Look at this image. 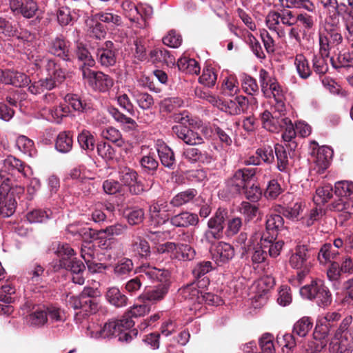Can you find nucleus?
Wrapping results in <instances>:
<instances>
[{
    "instance_id": "4d7b16f0",
    "label": "nucleus",
    "mask_w": 353,
    "mask_h": 353,
    "mask_svg": "<svg viewBox=\"0 0 353 353\" xmlns=\"http://www.w3.org/2000/svg\"><path fill=\"white\" fill-rule=\"evenodd\" d=\"M139 163L143 171L151 175L156 172L159 167L158 161L151 154L142 157L139 160Z\"/></svg>"
},
{
    "instance_id": "6ab92c4d",
    "label": "nucleus",
    "mask_w": 353,
    "mask_h": 353,
    "mask_svg": "<svg viewBox=\"0 0 353 353\" xmlns=\"http://www.w3.org/2000/svg\"><path fill=\"white\" fill-rule=\"evenodd\" d=\"M172 133L185 144L196 145L204 143L203 137L197 132L186 125H173Z\"/></svg>"
},
{
    "instance_id": "4be33fe9",
    "label": "nucleus",
    "mask_w": 353,
    "mask_h": 353,
    "mask_svg": "<svg viewBox=\"0 0 353 353\" xmlns=\"http://www.w3.org/2000/svg\"><path fill=\"white\" fill-rule=\"evenodd\" d=\"M7 187H0V217L8 218L13 215L16 210L17 202L16 198L12 197V193L6 192Z\"/></svg>"
},
{
    "instance_id": "423d86ee",
    "label": "nucleus",
    "mask_w": 353,
    "mask_h": 353,
    "mask_svg": "<svg viewBox=\"0 0 353 353\" xmlns=\"http://www.w3.org/2000/svg\"><path fill=\"white\" fill-rule=\"evenodd\" d=\"M309 249L306 245H297L295 252L290 258V266L298 270L296 275L297 284H301L306 276L310 273L312 265L309 261Z\"/></svg>"
},
{
    "instance_id": "c756f323",
    "label": "nucleus",
    "mask_w": 353,
    "mask_h": 353,
    "mask_svg": "<svg viewBox=\"0 0 353 353\" xmlns=\"http://www.w3.org/2000/svg\"><path fill=\"white\" fill-rule=\"evenodd\" d=\"M275 100L274 108L279 114H283L285 112V104L284 102L285 95L281 85L276 80L270 82V88Z\"/></svg>"
},
{
    "instance_id": "ea45409f",
    "label": "nucleus",
    "mask_w": 353,
    "mask_h": 353,
    "mask_svg": "<svg viewBox=\"0 0 353 353\" xmlns=\"http://www.w3.org/2000/svg\"><path fill=\"white\" fill-rule=\"evenodd\" d=\"M331 353H352L353 339H333L329 345Z\"/></svg>"
},
{
    "instance_id": "b1692460",
    "label": "nucleus",
    "mask_w": 353,
    "mask_h": 353,
    "mask_svg": "<svg viewBox=\"0 0 353 353\" xmlns=\"http://www.w3.org/2000/svg\"><path fill=\"white\" fill-rule=\"evenodd\" d=\"M73 60L77 59L82 63L83 68L92 67L95 64V61L90 52L87 45L82 41H77L74 43V50L72 51Z\"/></svg>"
},
{
    "instance_id": "a18cd8bd",
    "label": "nucleus",
    "mask_w": 353,
    "mask_h": 353,
    "mask_svg": "<svg viewBox=\"0 0 353 353\" xmlns=\"http://www.w3.org/2000/svg\"><path fill=\"white\" fill-rule=\"evenodd\" d=\"M339 255V252L330 243L323 244L318 253V260L320 263H326L332 262V260L336 259Z\"/></svg>"
},
{
    "instance_id": "603ef678",
    "label": "nucleus",
    "mask_w": 353,
    "mask_h": 353,
    "mask_svg": "<svg viewBox=\"0 0 353 353\" xmlns=\"http://www.w3.org/2000/svg\"><path fill=\"white\" fill-rule=\"evenodd\" d=\"M330 62L332 67L336 69L350 67L353 65V54L350 52H339L336 57H330Z\"/></svg>"
},
{
    "instance_id": "2eb2a0df",
    "label": "nucleus",
    "mask_w": 353,
    "mask_h": 353,
    "mask_svg": "<svg viewBox=\"0 0 353 353\" xmlns=\"http://www.w3.org/2000/svg\"><path fill=\"white\" fill-rule=\"evenodd\" d=\"M119 48L118 46L111 41H105L97 50V59L98 62L105 68L116 64Z\"/></svg>"
},
{
    "instance_id": "774afa93",
    "label": "nucleus",
    "mask_w": 353,
    "mask_h": 353,
    "mask_svg": "<svg viewBox=\"0 0 353 353\" xmlns=\"http://www.w3.org/2000/svg\"><path fill=\"white\" fill-rule=\"evenodd\" d=\"M334 193L339 197H347L353 194V182L349 181H337L334 185Z\"/></svg>"
},
{
    "instance_id": "e433bc0d",
    "label": "nucleus",
    "mask_w": 353,
    "mask_h": 353,
    "mask_svg": "<svg viewBox=\"0 0 353 353\" xmlns=\"http://www.w3.org/2000/svg\"><path fill=\"white\" fill-rule=\"evenodd\" d=\"M105 296L108 302L116 307H125L128 304V297L117 287L108 288Z\"/></svg>"
},
{
    "instance_id": "f704fd0d",
    "label": "nucleus",
    "mask_w": 353,
    "mask_h": 353,
    "mask_svg": "<svg viewBox=\"0 0 353 353\" xmlns=\"http://www.w3.org/2000/svg\"><path fill=\"white\" fill-rule=\"evenodd\" d=\"M150 57L152 63H163L168 67L175 64V58L165 48H155L150 51Z\"/></svg>"
},
{
    "instance_id": "473e14b6",
    "label": "nucleus",
    "mask_w": 353,
    "mask_h": 353,
    "mask_svg": "<svg viewBox=\"0 0 353 353\" xmlns=\"http://www.w3.org/2000/svg\"><path fill=\"white\" fill-rule=\"evenodd\" d=\"M28 76L23 73L0 70V81L16 87H21L28 82Z\"/></svg>"
},
{
    "instance_id": "69168bd1",
    "label": "nucleus",
    "mask_w": 353,
    "mask_h": 353,
    "mask_svg": "<svg viewBox=\"0 0 353 353\" xmlns=\"http://www.w3.org/2000/svg\"><path fill=\"white\" fill-rule=\"evenodd\" d=\"M101 136L104 139L115 143L118 147H121L124 143L121 133L115 128L108 127L104 129L101 132Z\"/></svg>"
},
{
    "instance_id": "4c0bfd02",
    "label": "nucleus",
    "mask_w": 353,
    "mask_h": 353,
    "mask_svg": "<svg viewBox=\"0 0 353 353\" xmlns=\"http://www.w3.org/2000/svg\"><path fill=\"white\" fill-rule=\"evenodd\" d=\"M197 194L198 191L196 189L189 188L176 194L171 199L170 203L173 207L179 208L183 205L192 202Z\"/></svg>"
},
{
    "instance_id": "5fc2aeb1",
    "label": "nucleus",
    "mask_w": 353,
    "mask_h": 353,
    "mask_svg": "<svg viewBox=\"0 0 353 353\" xmlns=\"http://www.w3.org/2000/svg\"><path fill=\"white\" fill-rule=\"evenodd\" d=\"M133 250L136 252L141 258L148 259L151 255L150 246L149 243L144 239L139 236L132 243Z\"/></svg>"
},
{
    "instance_id": "39448f33",
    "label": "nucleus",
    "mask_w": 353,
    "mask_h": 353,
    "mask_svg": "<svg viewBox=\"0 0 353 353\" xmlns=\"http://www.w3.org/2000/svg\"><path fill=\"white\" fill-rule=\"evenodd\" d=\"M256 174V168H243L237 170L225 181L224 190L227 196H236L245 190L247 185Z\"/></svg>"
},
{
    "instance_id": "49530a36",
    "label": "nucleus",
    "mask_w": 353,
    "mask_h": 353,
    "mask_svg": "<svg viewBox=\"0 0 353 353\" xmlns=\"http://www.w3.org/2000/svg\"><path fill=\"white\" fill-rule=\"evenodd\" d=\"M45 313L48 317V322H63L65 321L64 312L56 304L43 303Z\"/></svg>"
},
{
    "instance_id": "a878e982",
    "label": "nucleus",
    "mask_w": 353,
    "mask_h": 353,
    "mask_svg": "<svg viewBox=\"0 0 353 353\" xmlns=\"http://www.w3.org/2000/svg\"><path fill=\"white\" fill-rule=\"evenodd\" d=\"M65 69L56 70V76L52 72H48V77L39 79L42 92L50 91L57 87L65 79Z\"/></svg>"
},
{
    "instance_id": "0e129e2a",
    "label": "nucleus",
    "mask_w": 353,
    "mask_h": 353,
    "mask_svg": "<svg viewBox=\"0 0 353 353\" xmlns=\"http://www.w3.org/2000/svg\"><path fill=\"white\" fill-rule=\"evenodd\" d=\"M98 154L105 161H113L116 158V150L106 142H100L97 145Z\"/></svg>"
},
{
    "instance_id": "f257e3e1",
    "label": "nucleus",
    "mask_w": 353,
    "mask_h": 353,
    "mask_svg": "<svg viewBox=\"0 0 353 353\" xmlns=\"http://www.w3.org/2000/svg\"><path fill=\"white\" fill-rule=\"evenodd\" d=\"M261 119L264 128L270 132H276L281 129L285 131L282 134L284 141H292L296 137V130L292 121L288 117H283L282 114H272L268 110L261 114Z\"/></svg>"
},
{
    "instance_id": "5701e85b",
    "label": "nucleus",
    "mask_w": 353,
    "mask_h": 353,
    "mask_svg": "<svg viewBox=\"0 0 353 353\" xmlns=\"http://www.w3.org/2000/svg\"><path fill=\"white\" fill-rule=\"evenodd\" d=\"M169 283H160L157 286L145 290L138 299L142 302L156 303L162 300L168 292Z\"/></svg>"
},
{
    "instance_id": "9b49d317",
    "label": "nucleus",
    "mask_w": 353,
    "mask_h": 353,
    "mask_svg": "<svg viewBox=\"0 0 353 353\" xmlns=\"http://www.w3.org/2000/svg\"><path fill=\"white\" fill-rule=\"evenodd\" d=\"M48 52L67 62L73 61L71 43L62 34L50 38L48 41Z\"/></svg>"
},
{
    "instance_id": "58836bf2",
    "label": "nucleus",
    "mask_w": 353,
    "mask_h": 353,
    "mask_svg": "<svg viewBox=\"0 0 353 353\" xmlns=\"http://www.w3.org/2000/svg\"><path fill=\"white\" fill-rule=\"evenodd\" d=\"M80 148L86 151L88 154L93 152L96 145V140L93 134L87 130H83L77 137Z\"/></svg>"
},
{
    "instance_id": "9d476101",
    "label": "nucleus",
    "mask_w": 353,
    "mask_h": 353,
    "mask_svg": "<svg viewBox=\"0 0 353 353\" xmlns=\"http://www.w3.org/2000/svg\"><path fill=\"white\" fill-rule=\"evenodd\" d=\"M29 167L21 159L13 155H8L3 160V166L0 170V177L1 181L6 177L12 178L13 180H18L23 176L28 177L26 168Z\"/></svg>"
},
{
    "instance_id": "393cba45",
    "label": "nucleus",
    "mask_w": 353,
    "mask_h": 353,
    "mask_svg": "<svg viewBox=\"0 0 353 353\" xmlns=\"http://www.w3.org/2000/svg\"><path fill=\"white\" fill-rule=\"evenodd\" d=\"M134 324V321H131L130 320H127L122 317L119 320L106 323L101 332L103 337H110L112 336H118L119 332L121 330V327L130 329Z\"/></svg>"
},
{
    "instance_id": "4468645a",
    "label": "nucleus",
    "mask_w": 353,
    "mask_h": 353,
    "mask_svg": "<svg viewBox=\"0 0 353 353\" xmlns=\"http://www.w3.org/2000/svg\"><path fill=\"white\" fill-rule=\"evenodd\" d=\"M210 245L212 259L219 266L228 263L235 256L234 248L228 243L215 241Z\"/></svg>"
},
{
    "instance_id": "a211bd4d",
    "label": "nucleus",
    "mask_w": 353,
    "mask_h": 353,
    "mask_svg": "<svg viewBox=\"0 0 353 353\" xmlns=\"http://www.w3.org/2000/svg\"><path fill=\"white\" fill-rule=\"evenodd\" d=\"M59 267L72 273L73 283L79 285L84 283L85 277L83 275L85 271V266L81 260L77 259L74 256L70 259H63L61 261V265Z\"/></svg>"
},
{
    "instance_id": "c03bdc74",
    "label": "nucleus",
    "mask_w": 353,
    "mask_h": 353,
    "mask_svg": "<svg viewBox=\"0 0 353 353\" xmlns=\"http://www.w3.org/2000/svg\"><path fill=\"white\" fill-rule=\"evenodd\" d=\"M108 112L117 122L121 125H128L129 130H134L137 128V124L136 121L120 112L118 108L110 106L108 108Z\"/></svg>"
},
{
    "instance_id": "1a4fd4ad",
    "label": "nucleus",
    "mask_w": 353,
    "mask_h": 353,
    "mask_svg": "<svg viewBox=\"0 0 353 353\" xmlns=\"http://www.w3.org/2000/svg\"><path fill=\"white\" fill-rule=\"evenodd\" d=\"M345 15L353 19V0H341L339 6L327 11L325 29H341V17Z\"/></svg>"
},
{
    "instance_id": "a19ab883",
    "label": "nucleus",
    "mask_w": 353,
    "mask_h": 353,
    "mask_svg": "<svg viewBox=\"0 0 353 353\" xmlns=\"http://www.w3.org/2000/svg\"><path fill=\"white\" fill-rule=\"evenodd\" d=\"M274 153L276 157L277 169L282 172L287 173L290 170L288 153L284 145L274 144Z\"/></svg>"
},
{
    "instance_id": "bb28decb",
    "label": "nucleus",
    "mask_w": 353,
    "mask_h": 353,
    "mask_svg": "<svg viewBox=\"0 0 353 353\" xmlns=\"http://www.w3.org/2000/svg\"><path fill=\"white\" fill-rule=\"evenodd\" d=\"M172 225L176 228H188L190 225L194 226L199 223L197 214L183 211L179 214L172 216L169 219Z\"/></svg>"
},
{
    "instance_id": "c85d7f7f",
    "label": "nucleus",
    "mask_w": 353,
    "mask_h": 353,
    "mask_svg": "<svg viewBox=\"0 0 353 353\" xmlns=\"http://www.w3.org/2000/svg\"><path fill=\"white\" fill-rule=\"evenodd\" d=\"M332 330L326 325L322 319L317 322L313 333L314 339L320 341V344L316 346V352L321 351L325 346H326L329 341L328 336Z\"/></svg>"
},
{
    "instance_id": "680f3d73",
    "label": "nucleus",
    "mask_w": 353,
    "mask_h": 353,
    "mask_svg": "<svg viewBox=\"0 0 353 353\" xmlns=\"http://www.w3.org/2000/svg\"><path fill=\"white\" fill-rule=\"evenodd\" d=\"M265 249L262 244L254 245L252 249L250 245H248L247 252L250 254L252 263L259 264L265 261L268 256Z\"/></svg>"
},
{
    "instance_id": "c9c22d12",
    "label": "nucleus",
    "mask_w": 353,
    "mask_h": 353,
    "mask_svg": "<svg viewBox=\"0 0 353 353\" xmlns=\"http://www.w3.org/2000/svg\"><path fill=\"white\" fill-rule=\"evenodd\" d=\"M157 152L161 164L170 170H174L176 167L174 151L167 145L163 144L159 146Z\"/></svg>"
},
{
    "instance_id": "6e6d98bb",
    "label": "nucleus",
    "mask_w": 353,
    "mask_h": 353,
    "mask_svg": "<svg viewBox=\"0 0 353 353\" xmlns=\"http://www.w3.org/2000/svg\"><path fill=\"white\" fill-rule=\"evenodd\" d=\"M50 210L34 209L26 214L27 220L31 223H44L50 218Z\"/></svg>"
},
{
    "instance_id": "7c9ffc66",
    "label": "nucleus",
    "mask_w": 353,
    "mask_h": 353,
    "mask_svg": "<svg viewBox=\"0 0 353 353\" xmlns=\"http://www.w3.org/2000/svg\"><path fill=\"white\" fill-rule=\"evenodd\" d=\"M32 63L38 68H45L47 72H52L56 76V70L63 69L61 65L54 59L43 54L32 56Z\"/></svg>"
},
{
    "instance_id": "20e7f679",
    "label": "nucleus",
    "mask_w": 353,
    "mask_h": 353,
    "mask_svg": "<svg viewBox=\"0 0 353 353\" xmlns=\"http://www.w3.org/2000/svg\"><path fill=\"white\" fill-rule=\"evenodd\" d=\"M99 291L91 287H85L79 296H72L69 305L74 310H81L86 313H95L98 310Z\"/></svg>"
},
{
    "instance_id": "338daca9",
    "label": "nucleus",
    "mask_w": 353,
    "mask_h": 353,
    "mask_svg": "<svg viewBox=\"0 0 353 353\" xmlns=\"http://www.w3.org/2000/svg\"><path fill=\"white\" fill-rule=\"evenodd\" d=\"M274 145L272 147L269 144H263L256 150V154L267 164L274 161Z\"/></svg>"
},
{
    "instance_id": "7ed1b4c3",
    "label": "nucleus",
    "mask_w": 353,
    "mask_h": 353,
    "mask_svg": "<svg viewBox=\"0 0 353 353\" xmlns=\"http://www.w3.org/2000/svg\"><path fill=\"white\" fill-rule=\"evenodd\" d=\"M313 326L310 317L304 316L296 321L293 327L292 334H285L282 337H277V343L283 346L281 353H291L296 345L294 334L300 337L305 336Z\"/></svg>"
},
{
    "instance_id": "37998d69",
    "label": "nucleus",
    "mask_w": 353,
    "mask_h": 353,
    "mask_svg": "<svg viewBox=\"0 0 353 353\" xmlns=\"http://www.w3.org/2000/svg\"><path fill=\"white\" fill-rule=\"evenodd\" d=\"M85 23L90 37L99 40L105 38L106 35L105 27L97 19H94L92 15L86 20Z\"/></svg>"
},
{
    "instance_id": "dca6fc26",
    "label": "nucleus",
    "mask_w": 353,
    "mask_h": 353,
    "mask_svg": "<svg viewBox=\"0 0 353 353\" xmlns=\"http://www.w3.org/2000/svg\"><path fill=\"white\" fill-rule=\"evenodd\" d=\"M23 307L30 313L28 321L31 325L41 327L48 323L43 303L34 304L31 301H27Z\"/></svg>"
},
{
    "instance_id": "6e6552de",
    "label": "nucleus",
    "mask_w": 353,
    "mask_h": 353,
    "mask_svg": "<svg viewBox=\"0 0 353 353\" xmlns=\"http://www.w3.org/2000/svg\"><path fill=\"white\" fill-rule=\"evenodd\" d=\"M119 179L123 185L128 188L129 192L132 195H140L148 188L138 179V173L127 166H120L118 170Z\"/></svg>"
},
{
    "instance_id": "3c124183",
    "label": "nucleus",
    "mask_w": 353,
    "mask_h": 353,
    "mask_svg": "<svg viewBox=\"0 0 353 353\" xmlns=\"http://www.w3.org/2000/svg\"><path fill=\"white\" fill-rule=\"evenodd\" d=\"M65 99L76 111L84 112L91 109L90 103L77 94H67Z\"/></svg>"
},
{
    "instance_id": "09e8293b",
    "label": "nucleus",
    "mask_w": 353,
    "mask_h": 353,
    "mask_svg": "<svg viewBox=\"0 0 353 353\" xmlns=\"http://www.w3.org/2000/svg\"><path fill=\"white\" fill-rule=\"evenodd\" d=\"M352 323V316L349 315L345 316L339 325V327L333 330L334 338L339 339H353V332L349 330L350 325Z\"/></svg>"
},
{
    "instance_id": "aec40b11",
    "label": "nucleus",
    "mask_w": 353,
    "mask_h": 353,
    "mask_svg": "<svg viewBox=\"0 0 353 353\" xmlns=\"http://www.w3.org/2000/svg\"><path fill=\"white\" fill-rule=\"evenodd\" d=\"M10 8L12 12L19 13L25 18L30 19L36 14L39 7L34 0H10Z\"/></svg>"
},
{
    "instance_id": "0eeeda50",
    "label": "nucleus",
    "mask_w": 353,
    "mask_h": 353,
    "mask_svg": "<svg viewBox=\"0 0 353 353\" xmlns=\"http://www.w3.org/2000/svg\"><path fill=\"white\" fill-rule=\"evenodd\" d=\"M227 212L221 208L217 209L214 214L208 221V229L203 234V239L208 244H213L216 240L223 237L225 221Z\"/></svg>"
},
{
    "instance_id": "052dcab7",
    "label": "nucleus",
    "mask_w": 353,
    "mask_h": 353,
    "mask_svg": "<svg viewBox=\"0 0 353 353\" xmlns=\"http://www.w3.org/2000/svg\"><path fill=\"white\" fill-rule=\"evenodd\" d=\"M241 87L243 90L250 95H255L259 93V85L256 80L248 74L241 76Z\"/></svg>"
},
{
    "instance_id": "79ce46f5",
    "label": "nucleus",
    "mask_w": 353,
    "mask_h": 353,
    "mask_svg": "<svg viewBox=\"0 0 353 353\" xmlns=\"http://www.w3.org/2000/svg\"><path fill=\"white\" fill-rule=\"evenodd\" d=\"M141 269L144 276H147L149 279L159 281L161 283H168V271L150 266H142Z\"/></svg>"
},
{
    "instance_id": "f3484780",
    "label": "nucleus",
    "mask_w": 353,
    "mask_h": 353,
    "mask_svg": "<svg viewBox=\"0 0 353 353\" xmlns=\"http://www.w3.org/2000/svg\"><path fill=\"white\" fill-rule=\"evenodd\" d=\"M284 228V219L281 214L267 216L265 221L266 232L262 234V242L271 243L276 240L278 232Z\"/></svg>"
},
{
    "instance_id": "f8f14e48",
    "label": "nucleus",
    "mask_w": 353,
    "mask_h": 353,
    "mask_svg": "<svg viewBox=\"0 0 353 353\" xmlns=\"http://www.w3.org/2000/svg\"><path fill=\"white\" fill-rule=\"evenodd\" d=\"M83 77L88 80V83L94 90L101 92L109 90L114 84L113 79L102 72H95L88 68L82 69Z\"/></svg>"
},
{
    "instance_id": "864d4df0",
    "label": "nucleus",
    "mask_w": 353,
    "mask_h": 353,
    "mask_svg": "<svg viewBox=\"0 0 353 353\" xmlns=\"http://www.w3.org/2000/svg\"><path fill=\"white\" fill-rule=\"evenodd\" d=\"M128 226L125 224L116 223L106 227L104 230L97 231V238L112 237L123 234L127 230Z\"/></svg>"
},
{
    "instance_id": "8fccbe9b",
    "label": "nucleus",
    "mask_w": 353,
    "mask_h": 353,
    "mask_svg": "<svg viewBox=\"0 0 353 353\" xmlns=\"http://www.w3.org/2000/svg\"><path fill=\"white\" fill-rule=\"evenodd\" d=\"M173 120L174 122L178 123V125H186L190 127H199L201 121L194 117L187 111L182 112L175 113L173 115Z\"/></svg>"
},
{
    "instance_id": "ddd939ff",
    "label": "nucleus",
    "mask_w": 353,
    "mask_h": 353,
    "mask_svg": "<svg viewBox=\"0 0 353 353\" xmlns=\"http://www.w3.org/2000/svg\"><path fill=\"white\" fill-rule=\"evenodd\" d=\"M325 34H319V52L325 56H330V51L339 50L338 46L343 41L341 29H325Z\"/></svg>"
},
{
    "instance_id": "e2e57ef3",
    "label": "nucleus",
    "mask_w": 353,
    "mask_h": 353,
    "mask_svg": "<svg viewBox=\"0 0 353 353\" xmlns=\"http://www.w3.org/2000/svg\"><path fill=\"white\" fill-rule=\"evenodd\" d=\"M329 56H325L320 53L319 55L314 54L312 58V68L316 74L319 75H323L328 71V65L327 63V58Z\"/></svg>"
},
{
    "instance_id": "2f4dec72",
    "label": "nucleus",
    "mask_w": 353,
    "mask_h": 353,
    "mask_svg": "<svg viewBox=\"0 0 353 353\" xmlns=\"http://www.w3.org/2000/svg\"><path fill=\"white\" fill-rule=\"evenodd\" d=\"M183 157L190 163H210L212 157L206 151H202L197 148H188L184 149Z\"/></svg>"
},
{
    "instance_id": "13d9d810",
    "label": "nucleus",
    "mask_w": 353,
    "mask_h": 353,
    "mask_svg": "<svg viewBox=\"0 0 353 353\" xmlns=\"http://www.w3.org/2000/svg\"><path fill=\"white\" fill-rule=\"evenodd\" d=\"M294 64L299 76L302 79H307L312 74V69L310 67L309 62L302 54L296 56Z\"/></svg>"
},
{
    "instance_id": "412c9836",
    "label": "nucleus",
    "mask_w": 353,
    "mask_h": 353,
    "mask_svg": "<svg viewBox=\"0 0 353 353\" xmlns=\"http://www.w3.org/2000/svg\"><path fill=\"white\" fill-rule=\"evenodd\" d=\"M201 281L192 282L179 290V295L185 301L192 303V305L194 306V308H190L191 310H196V305H201V301L203 300V298H201L202 291L199 289L200 288L199 283Z\"/></svg>"
},
{
    "instance_id": "bf43d9fd",
    "label": "nucleus",
    "mask_w": 353,
    "mask_h": 353,
    "mask_svg": "<svg viewBox=\"0 0 353 353\" xmlns=\"http://www.w3.org/2000/svg\"><path fill=\"white\" fill-rule=\"evenodd\" d=\"M150 310V307L147 305L145 302H143V304L134 305L122 317L127 320L134 321L133 318L143 316L148 313Z\"/></svg>"
},
{
    "instance_id": "de8ad7c7",
    "label": "nucleus",
    "mask_w": 353,
    "mask_h": 353,
    "mask_svg": "<svg viewBox=\"0 0 353 353\" xmlns=\"http://www.w3.org/2000/svg\"><path fill=\"white\" fill-rule=\"evenodd\" d=\"M134 269V264L131 259L123 258L120 259L114 267V274L119 278L128 276Z\"/></svg>"
},
{
    "instance_id": "f03ea898",
    "label": "nucleus",
    "mask_w": 353,
    "mask_h": 353,
    "mask_svg": "<svg viewBox=\"0 0 353 353\" xmlns=\"http://www.w3.org/2000/svg\"><path fill=\"white\" fill-rule=\"evenodd\" d=\"M300 294L303 298L315 302L323 308L329 307L332 303L330 289L323 281L319 279H312L310 284L301 288Z\"/></svg>"
},
{
    "instance_id": "72a5a7b5",
    "label": "nucleus",
    "mask_w": 353,
    "mask_h": 353,
    "mask_svg": "<svg viewBox=\"0 0 353 353\" xmlns=\"http://www.w3.org/2000/svg\"><path fill=\"white\" fill-rule=\"evenodd\" d=\"M73 147V132L62 131L59 133L55 141V148L61 153H68Z\"/></svg>"
},
{
    "instance_id": "cd10ccee",
    "label": "nucleus",
    "mask_w": 353,
    "mask_h": 353,
    "mask_svg": "<svg viewBox=\"0 0 353 353\" xmlns=\"http://www.w3.org/2000/svg\"><path fill=\"white\" fill-rule=\"evenodd\" d=\"M303 210V204L299 201L279 205L275 208L276 212L292 221H298Z\"/></svg>"
}]
</instances>
